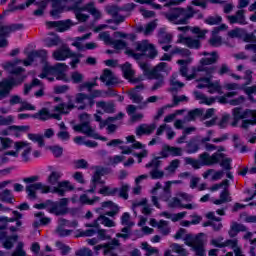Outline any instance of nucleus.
<instances>
[{
    "mask_svg": "<svg viewBox=\"0 0 256 256\" xmlns=\"http://www.w3.org/2000/svg\"><path fill=\"white\" fill-rule=\"evenodd\" d=\"M164 16L174 25H189V20L193 19V17L197 20L203 19V13L199 10H195L193 6H187L186 8L170 7Z\"/></svg>",
    "mask_w": 256,
    "mask_h": 256,
    "instance_id": "f257e3e1",
    "label": "nucleus"
},
{
    "mask_svg": "<svg viewBox=\"0 0 256 256\" xmlns=\"http://www.w3.org/2000/svg\"><path fill=\"white\" fill-rule=\"evenodd\" d=\"M19 63H21V60L16 59L14 62L8 61L3 64V69L5 71H10V74L14 75V77L5 78L0 81V83L10 91H13L14 87L23 85L25 79H27V74H23L25 73V68L17 66Z\"/></svg>",
    "mask_w": 256,
    "mask_h": 256,
    "instance_id": "f03ea898",
    "label": "nucleus"
},
{
    "mask_svg": "<svg viewBox=\"0 0 256 256\" xmlns=\"http://www.w3.org/2000/svg\"><path fill=\"white\" fill-rule=\"evenodd\" d=\"M69 200L67 198H62L60 201H53L51 199L45 202L34 204V209H46L51 215H56V217H61L69 213V208L67 207Z\"/></svg>",
    "mask_w": 256,
    "mask_h": 256,
    "instance_id": "7ed1b4c3",
    "label": "nucleus"
},
{
    "mask_svg": "<svg viewBox=\"0 0 256 256\" xmlns=\"http://www.w3.org/2000/svg\"><path fill=\"white\" fill-rule=\"evenodd\" d=\"M67 64L65 63H56L55 65L51 66L49 64H45L42 68V73L39 74L38 77L40 79H45L49 75L56 77V81H63L64 83H69L71 81L69 77H67Z\"/></svg>",
    "mask_w": 256,
    "mask_h": 256,
    "instance_id": "20e7f679",
    "label": "nucleus"
},
{
    "mask_svg": "<svg viewBox=\"0 0 256 256\" xmlns=\"http://www.w3.org/2000/svg\"><path fill=\"white\" fill-rule=\"evenodd\" d=\"M13 217L0 216V224L6 225V229H9L10 233H17L19 227H23V214L17 210L12 211Z\"/></svg>",
    "mask_w": 256,
    "mask_h": 256,
    "instance_id": "39448f33",
    "label": "nucleus"
},
{
    "mask_svg": "<svg viewBox=\"0 0 256 256\" xmlns=\"http://www.w3.org/2000/svg\"><path fill=\"white\" fill-rule=\"evenodd\" d=\"M185 241L188 247H192V250L196 256H207V252L205 251V243L201 237L196 236L193 238L191 234H188L185 237Z\"/></svg>",
    "mask_w": 256,
    "mask_h": 256,
    "instance_id": "423d86ee",
    "label": "nucleus"
},
{
    "mask_svg": "<svg viewBox=\"0 0 256 256\" xmlns=\"http://www.w3.org/2000/svg\"><path fill=\"white\" fill-rule=\"evenodd\" d=\"M25 26L23 24L14 23L10 25H4L0 27V49L7 47L9 42L7 41V37H9L10 33H15V31H21Z\"/></svg>",
    "mask_w": 256,
    "mask_h": 256,
    "instance_id": "0eeeda50",
    "label": "nucleus"
},
{
    "mask_svg": "<svg viewBox=\"0 0 256 256\" xmlns=\"http://www.w3.org/2000/svg\"><path fill=\"white\" fill-rule=\"evenodd\" d=\"M37 191H41L43 195H47L48 193H53V188L41 182L29 184L26 186V193L28 195V199H32L33 201H35V199H37Z\"/></svg>",
    "mask_w": 256,
    "mask_h": 256,
    "instance_id": "6e6552de",
    "label": "nucleus"
},
{
    "mask_svg": "<svg viewBox=\"0 0 256 256\" xmlns=\"http://www.w3.org/2000/svg\"><path fill=\"white\" fill-rule=\"evenodd\" d=\"M108 174L109 168H105L103 166H96V170L92 176L90 189L88 190V193H95L97 185H105V181H103L101 177Z\"/></svg>",
    "mask_w": 256,
    "mask_h": 256,
    "instance_id": "1a4fd4ad",
    "label": "nucleus"
},
{
    "mask_svg": "<svg viewBox=\"0 0 256 256\" xmlns=\"http://www.w3.org/2000/svg\"><path fill=\"white\" fill-rule=\"evenodd\" d=\"M225 157L224 153L215 152L212 155H209L207 152H203L199 155L200 163L202 167H211L212 165H217Z\"/></svg>",
    "mask_w": 256,
    "mask_h": 256,
    "instance_id": "9d476101",
    "label": "nucleus"
},
{
    "mask_svg": "<svg viewBox=\"0 0 256 256\" xmlns=\"http://www.w3.org/2000/svg\"><path fill=\"white\" fill-rule=\"evenodd\" d=\"M52 9L50 11L51 17L54 19H59L62 13H65L69 10V6H67V0H51Z\"/></svg>",
    "mask_w": 256,
    "mask_h": 256,
    "instance_id": "9b49d317",
    "label": "nucleus"
},
{
    "mask_svg": "<svg viewBox=\"0 0 256 256\" xmlns=\"http://www.w3.org/2000/svg\"><path fill=\"white\" fill-rule=\"evenodd\" d=\"M99 39L100 41H104L106 45H113L114 49H116L117 51L121 49H126L127 47V42H125V40H115L111 38V34H109V32L107 31L100 33Z\"/></svg>",
    "mask_w": 256,
    "mask_h": 256,
    "instance_id": "f8f14e48",
    "label": "nucleus"
},
{
    "mask_svg": "<svg viewBox=\"0 0 256 256\" xmlns=\"http://www.w3.org/2000/svg\"><path fill=\"white\" fill-rule=\"evenodd\" d=\"M139 67L143 74L151 75V73H155L156 75H161V73L165 72V69H167V62H160L154 68H151L147 62H140Z\"/></svg>",
    "mask_w": 256,
    "mask_h": 256,
    "instance_id": "ddd939ff",
    "label": "nucleus"
},
{
    "mask_svg": "<svg viewBox=\"0 0 256 256\" xmlns=\"http://www.w3.org/2000/svg\"><path fill=\"white\" fill-rule=\"evenodd\" d=\"M46 26L48 29H57L58 33H65L73 27V21L71 19L60 21H47Z\"/></svg>",
    "mask_w": 256,
    "mask_h": 256,
    "instance_id": "4468645a",
    "label": "nucleus"
},
{
    "mask_svg": "<svg viewBox=\"0 0 256 256\" xmlns=\"http://www.w3.org/2000/svg\"><path fill=\"white\" fill-rule=\"evenodd\" d=\"M251 113H253V110L246 109L243 111V108L241 107H235L232 110V127H237V123L241 121V119H248V117H251Z\"/></svg>",
    "mask_w": 256,
    "mask_h": 256,
    "instance_id": "2eb2a0df",
    "label": "nucleus"
},
{
    "mask_svg": "<svg viewBox=\"0 0 256 256\" xmlns=\"http://www.w3.org/2000/svg\"><path fill=\"white\" fill-rule=\"evenodd\" d=\"M73 129L77 133H83L88 137H94V139H98V141H99V137H101V135L95 133V131L91 127L90 122H83V123L77 124L73 127Z\"/></svg>",
    "mask_w": 256,
    "mask_h": 256,
    "instance_id": "dca6fc26",
    "label": "nucleus"
},
{
    "mask_svg": "<svg viewBox=\"0 0 256 256\" xmlns=\"http://www.w3.org/2000/svg\"><path fill=\"white\" fill-rule=\"evenodd\" d=\"M146 79L149 81L155 80L154 84L151 87V91H157L165 85V76L163 74H156L152 72L151 74H143Z\"/></svg>",
    "mask_w": 256,
    "mask_h": 256,
    "instance_id": "f3484780",
    "label": "nucleus"
},
{
    "mask_svg": "<svg viewBox=\"0 0 256 256\" xmlns=\"http://www.w3.org/2000/svg\"><path fill=\"white\" fill-rule=\"evenodd\" d=\"M177 43H181L182 45H186L189 49H201V41L199 39H194L191 36H184L180 34L178 36Z\"/></svg>",
    "mask_w": 256,
    "mask_h": 256,
    "instance_id": "a211bd4d",
    "label": "nucleus"
},
{
    "mask_svg": "<svg viewBox=\"0 0 256 256\" xmlns=\"http://www.w3.org/2000/svg\"><path fill=\"white\" fill-rule=\"evenodd\" d=\"M224 190L220 193V199L224 201V203H228L229 200V180L225 179L221 183L214 184L211 188L210 191H219V189L223 188Z\"/></svg>",
    "mask_w": 256,
    "mask_h": 256,
    "instance_id": "6ab92c4d",
    "label": "nucleus"
},
{
    "mask_svg": "<svg viewBox=\"0 0 256 256\" xmlns=\"http://www.w3.org/2000/svg\"><path fill=\"white\" fill-rule=\"evenodd\" d=\"M66 191H75V186L71 185V182L68 180H64L58 182L56 187H53V193H56L60 197H65Z\"/></svg>",
    "mask_w": 256,
    "mask_h": 256,
    "instance_id": "aec40b11",
    "label": "nucleus"
},
{
    "mask_svg": "<svg viewBox=\"0 0 256 256\" xmlns=\"http://www.w3.org/2000/svg\"><path fill=\"white\" fill-rule=\"evenodd\" d=\"M196 81L208 83V93H210V95L215 93H219V95L223 94V88L219 85V82H212L211 78H198Z\"/></svg>",
    "mask_w": 256,
    "mask_h": 256,
    "instance_id": "412c9836",
    "label": "nucleus"
},
{
    "mask_svg": "<svg viewBox=\"0 0 256 256\" xmlns=\"http://www.w3.org/2000/svg\"><path fill=\"white\" fill-rule=\"evenodd\" d=\"M100 81L102 83H106L107 87H111L119 83L117 77L113 76V72L109 69H104L102 75L100 76Z\"/></svg>",
    "mask_w": 256,
    "mask_h": 256,
    "instance_id": "4be33fe9",
    "label": "nucleus"
},
{
    "mask_svg": "<svg viewBox=\"0 0 256 256\" xmlns=\"http://www.w3.org/2000/svg\"><path fill=\"white\" fill-rule=\"evenodd\" d=\"M228 21L230 25H247V20L245 19V10H238L236 15L228 16Z\"/></svg>",
    "mask_w": 256,
    "mask_h": 256,
    "instance_id": "5701e85b",
    "label": "nucleus"
},
{
    "mask_svg": "<svg viewBox=\"0 0 256 256\" xmlns=\"http://www.w3.org/2000/svg\"><path fill=\"white\" fill-rule=\"evenodd\" d=\"M203 55L205 57L201 58L200 66L215 65V63L219 61V54L216 51H213L211 53L203 52ZM207 55H210V57H207Z\"/></svg>",
    "mask_w": 256,
    "mask_h": 256,
    "instance_id": "b1692460",
    "label": "nucleus"
},
{
    "mask_svg": "<svg viewBox=\"0 0 256 256\" xmlns=\"http://www.w3.org/2000/svg\"><path fill=\"white\" fill-rule=\"evenodd\" d=\"M97 109H102L103 113H107L108 115H111L115 113V102L114 101H98L96 102Z\"/></svg>",
    "mask_w": 256,
    "mask_h": 256,
    "instance_id": "393cba45",
    "label": "nucleus"
},
{
    "mask_svg": "<svg viewBox=\"0 0 256 256\" xmlns=\"http://www.w3.org/2000/svg\"><path fill=\"white\" fill-rule=\"evenodd\" d=\"M71 53H73V51L68 47L60 48L53 53V57L56 61H65L66 59H71Z\"/></svg>",
    "mask_w": 256,
    "mask_h": 256,
    "instance_id": "a878e982",
    "label": "nucleus"
},
{
    "mask_svg": "<svg viewBox=\"0 0 256 256\" xmlns=\"http://www.w3.org/2000/svg\"><path fill=\"white\" fill-rule=\"evenodd\" d=\"M73 109H77V106H75L71 100H69L67 104L60 103L55 107V111L61 115H69Z\"/></svg>",
    "mask_w": 256,
    "mask_h": 256,
    "instance_id": "bb28decb",
    "label": "nucleus"
},
{
    "mask_svg": "<svg viewBox=\"0 0 256 256\" xmlns=\"http://www.w3.org/2000/svg\"><path fill=\"white\" fill-rule=\"evenodd\" d=\"M155 129H157V125L155 124H141L136 128V135L137 137H142V135H151Z\"/></svg>",
    "mask_w": 256,
    "mask_h": 256,
    "instance_id": "cd10ccee",
    "label": "nucleus"
},
{
    "mask_svg": "<svg viewBox=\"0 0 256 256\" xmlns=\"http://www.w3.org/2000/svg\"><path fill=\"white\" fill-rule=\"evenodd\" d=\"M194 97L196 101H200L202 105H208L211 106L215 101H217V98L211 96L207 97L205 94L199 92V91H194Z\"/></svg>",
    "mask_w": 256,
    "mask_h": 256,
    "instance_id": "c85d7f7f",
    "label": "nucleus"
},
{
    "mask_svg": "<svg viewBox=\"0 0 256 256\" xmlns=\"http://www.w3.org/2000/svg\"><path fill=\"white\" fill-rule=\"evenodd\" d=\"M199 151V136L191 138L186 144V153L193 155Z\"/></svg>",
    "mask_w": 256,
    "mask_h": 256,
    "instance_id": "c756f323",
    "label": "nucleus"
},
{
    "mask_svg": "<svg viewBox=\"0 0 256 256\" xmlns=\"http://www.w3.org/2000/svg\"><path fill=\"white\" fill-rule=\"evenodd\" d=\"M247 231V226L239 224L238 222H232L230 230L228 232L229 237H237L238 233H245Z\"/></svg>",
    "mask_w": 256,
    "mask_h": 256,
    "instance_id": "7c9ffc66",
    "label": "nucleus"
},
{
    "mask_svg": "<svg viewBox=\"0 0 256 256\" xmlns=\"http://www.w3.org/2000/svg\"><path fill=\"white\" fill-rule=\"evenodd\" d=\"M173 41V35L165 32V28H161L158 33V43L160 45H169Z\"/></svg>",
    "mask_w": 256,
    "mask_h": 256,
    "instance_id": "2f4dec72",
    "label": "nucleus"
},
{
    "mask_svg": "<svg viewBox=\"0 0 256 256\" xmlns=\"http://www.w3.org/2000/svg\"><path fill=\"white\" fill-rule=\"evenodd\" d=\"M33 119H37L38 121H49L51 119V112L48 108H41L38 112L33 114Z\"/></svg>",
    "mask_w": 256,
    "mask_h": 256,
    "instance_id": "473e14b6",
    "label": "nucleus"
},
{
    "mask_svg": "<svg viewBox=\"0 0 256 256\" xmlns=\"http://www.w3.org/2000/svg\"><path fill=\"white\" fill-rule=\"evenodd\" d=\"M17 241H19V235L13 234V235L7 236V232H6V237L3 239L4 249L10 250L12 247H14Z\"/></svg>",
    "mask_w": 256,
    "mask_h": 256,
    "instance_id": "72a5a7b5",
    "label": "nucleus"
},
{
    "mask_svg": "<svg viewBox=\"0 0 256 256\" xmlns=\"http://www.w3.org/2000/svg\"><path fill=\"white\" fill-rule=\"evenodd\" d=\"M216 69H217V67H215V66H211V67L198 66L196 71H198V73L204 72L206 74V77H200V79H209L210 78V81H211V79H213V73H215Z\"/></svg>",
    "mask_w": 256,
    "mask_h": 256,
    "instance_id": "f704fd0d",
    "label": "nucleus"
},
{
    "mask_svg": "<svg viewBox=\"0 0 256 256\" xmlns=\"http://www.w3.org/2000/svg\"><path fill=\"white\" fill-rule=\"evenodd\" d=\"M72 46L76 47L78 51H93V49H97V44L95 42H88L85 45L81 42H73Z\"/></svg>",
    "mask_w": 256,
    "mask_h": 256,
    "instance_id": "c9c22d12",
    "label": "nucleus"
},
{
    "mask_svg": "<svg viewBox=\"0 0 256 256\" xmlns=\"http://www.w3.org/2000/svg\"><path fill=\"white\" fill-rule=\"evenodd\" d=\"M97 221H101V225H104V227H115V222L105 215H100L98 219L94 221V225H89L88 227H95L99 225Z\"/></svg>",
    "mask_w": 256,
    "mask_h": 256,
    "instance_id": "e433bc0d",
    "label": "nucleus"
},
{
    "mask_svg": "<svg viewBox=\"0 0 256 256\" xmlns=\"http://www.w3.org/2000/svg\"><path fill=\"white\" fill-rule=\"evenodd\" d=\"M87 97H88V95L85 94V93H78V94H76L74 102L82 104L80 106H76V108L79 111H83V110L87 109V104H85V100L87 99Z\"/></svg>",
    "mask_w": 256,
    "mask_h": 256,
    "instance_id": "4c0bfd02",
    "label": "nucleus"
},
{
    "mask_svg": "<svg viewBox=\"0 0 256 256\" xmlns=\"http://www.w3.org/2000/svg\"><path fill=\"white\" fill-rule=\"evenodd\" d=\"M98 193L104 195V197H115L119 193V188H109V186H103Z\"/></svg>",
    "mask_w": 256,
    "mask_h": 256,
    "instance_id": "58836bf2",
    "label": "nucleus"
},
{
    "mask_svg": "<svg viewBox=\"0 0 256 256\" xmlns=\"http://www.w3.org/2000/svg\"><path fill=\"white\" fill-rule=\"evenodd\" d=\"M123 72V77L126 78L128 81L135 75V71L131 69V63L126 62L121 67Z\"/></svg>",
    "mask_w": 256,
    "mask_h": 256,
    "instance_id": "ea45409f",
    "label": "nucleus"
},
{
    "mask_svg": "<svg viewBox=\"0 0 256 256\" xmlns=\"http://www.w3.org/2000/svg\"><path fill=\"white\" fill-rule=\"evenodd\" d=\"M17 11V0H11L7 6V9L0 14V20L5 19L9 13H15Z\"/></svg>",
    "mask_w": 256,
    "mask_h": 256,
    "instance_id": "a19ab883",
    "label": "nucleus"
},
{
    "mask_svg": "<svg viewBox=\"0 0 256 256\" xmlns=\"http://www.w3.org/2000/svg\"><path fill=\"white\" fill-rule=\"evenodd\" d=\"M28 139L33 141V143H38L39 147H45V140L43 139V135L29 133Z\"/></svg>",
    "mask_w": 256,
    "mask_h": 256,
    "instance_id": "79ce46f5",
    "label": "nucleus"
},
{
    "mask_svg": "<svg viewBox=\"0 0 256 256\" xmlns=\"http://www.w3.org/2000/svg\"><path fill=\"white\" fill-rule=\"evenodd\" d=\"M59 179H61V173L52 171L47 178V183L49 185H59Z\"/></svg>",
    "mask_w": 256,
    "mask_h": 256,
    "instance_id": "37998d69",
    "label": "nucleus"
},
{
    "mask_svg": "<svg viewBox=\"0 0 256 256\" xmlns=\"http://www.w3.org/2000/svg\"><path fill=\"white\" fill-rule=\"evenodd\" d=\"M198 117H203V110L201 108L190 110L187 114V119L189 121H195Z\"/></svg>",
    "mask_w": 256,
    "mask_h": 256,
    "instance_id": "c03bdc74",
    "label": "nucleus"
},
{
    "mask_svg": "<svg viewBox=\"0 0 256 256\" xmlns=\"http://www.w3.org/2000/svg\"><path fill=\"white\" fill-rule=\"evenodd\" d=\"M115 247H119V240L117 239H113L110 243L104 244V255H109V253H111V251H113Z\"/></svg>",
    "mask_w": 256,
    "mask_h": 256,
    "instance_id": "a18cd8bd",
    "label": "nucleus"
},
{
    "mask_svg": "<svg viewBox=\"0 0 256 256\" xmlns=\"http://www.w3.org/2000/svg\"><path fill=\"white\" fill-rule=\"evenodd\" d=\"M0 200L3 203H9L10 205H13V196L11 195V190L5 189L1 194H0Z\"/></svg>",
    "mask_w": 256,
    "mask_h": 256,
    "instance_id": "49530a36",
    "label": "nucleus"
},
{
    "mask_svg": "<svg viewBox=\"0 0 256 256\" xmlns=\"http://www.w3.org/2000/svg\"><path fill=\"white\" fill-rule=\"evenodd\" d=\"M172 55H180V57H189L191 55V51L186 48L175 46L174 49H172Z\"/></svg>",
    "mask_w": 256,
    "mask_h": 256,
    "instance_id": "de8ad7c7",
    "label": "nucleus"
},
{
    "mask_svg": "<svg viewBox=\"0 0 256 256\" xmlns=\"http://www.w3.org/2000/svg\"><path fill=\"white\" fill-rule=\"evenodd\" d=\"M71 55L72 56H70V58L72 60L70 61V66L72 67V69H77V65L81 63V58L83 57V54L72 52Z\"/></svg>",
    "mask_w": 256,
    "mask_h": 256,
    "instance_id": "09e8293b",
    "label": "nucleus"
},
{
    "mask_svg": "<svg viewBox=\"0 0 256 256\" xmlns=\"http://www.w3.org/2000/svg\"><path fill=\"white\" fill-rule=\"evenodd\" d=\"M34 217H36L37 219H40V225H42L43 227L49 225V223H51V218L50 217H45V212H37L34 214Z\"/></svg>",
    "mask_w": 256,
    "mask_h": 256,
    "instance_id": "8fccbe9b",
    "label": "nucleus"
},
{
    "mask_svg": "<svg viewBox=\"0 0 256 256\" xmlns=\"http://www.w3.org/2000/svg\"><path fill=\"white\" fill-rule=\"evenodd\" d=\"M116 237L118 239H124L127 240L129 237H131V226H126L121 229V233H117Z\"/></svg>",
    "mask_w": 256,
    "mask_h": 256,
    "instance_id": "3c124183",
    "label": "nucleus"
},
{
    "mask_svg": "<svg viewBox=\"0 0 256 256\" xmlns=\"http://www.w3.org/2000/svg\"><path fill=\"white\" fill-rule=\"evenodd\" d=\"M186 165H191L193 169H201L203 167V164H201V160L193 159L191 157L185 158Z\"/></svg>",
    "mask_w": 256,
    "mask_h": 256,
    "instance_id": "603ef678",
    "label": "nucleus"
},
{
    "mask_svg": "<svg viewBox=\"0 0 256 256\" xmlns=\"http://www.w3.org/2000/svg\"><path fill=\"white\" fill-rule=\"evenodd\" d=\"M159 159H161L159 156L154 157L145 165L146 169H159L161 167V160Z\"/></svg>",
    "mask_w": 256,
    "mask_h": 256,
    "instance_id": "864d4df0",
    "label": "nucleus"
},
{
    "mask_svg": "<svg viewBox=\"0 0 256 256\" xmlns=\"http://www.w3.org/2000/svg\"><path fill=\"white\" fill-rule=\"evenodd\" d=\"M221 21H223L221 16H208L204 20V23H206V25H219Z\"/></svg>",
    "mask_w": 256,
    "mask_h": 256,
    "instance_id": "5fc2aeb1",
    "label": "nucleus"
},
{
    "mask_svg": "<svg viewBox=\"0 0 256 256\" xmlns=\"http://www.w3.org/2000/svg\"><path fill=\"white\" fill-rule=\"evenodd\" d=\"M119 191V197L121 199H124L125 201H127V199H129V184H124L120 187V189H118Z\"/></svg>",
    "mask_w": 256,
    "mask_h": 256,
    "instance_id": "6e6d98bb",
    "label": "nucleus"
},
{
    "mask_svg": "<svg viewBox=\"0 0 256 256\" xmlns=\"http://www.w3.org/2000/svg\"><path fill=\"white\" fill-rule=\"evenodd\" d=\"M148 53H145V56L148 59H155L159 55V51H157V48H155L154 44L150 43V46H148Z\"/></svg>",
    "mask_w": 256,
    "mask_h": 256,
    "instance_id": "4d7b16f0",
    "label": "nucleus"
},
{
    "mask_svg": "<svg viewBox=\"0 0 256 256\" xmlns=\"http://www.w3.org/2000/svg\"><path fill=\"white\" fill-rule=\"evenodd\" d=\"M150 177L153 180L163 179V177H165V172L163 170H159V168H153L150 171Z\"/></svg>",
    "mask_w": 256,
    "mask_h": 256,
    "instance_id": "13d9d810",
    "label": "nucleus"
},
{
    "mask_svg": "<svg viewBox=\"0 0 256 256\" xmlns=\"http://www.w3.org/2000/svg\"><path fill=\"white\" fill-rule=\"evenodd\" d=\"M150 45H151V43L147 42V40H144L142 42H137L136 51H141V53H143V55H145V53H147V50L149 49Z\"/></svg>",
    "mask_w": 256,
    "mask_h": 256,
    "instance_id": "bf43d9fd",
    "label": "nucleus"
},
{
    "mask_svg": "<svg viewBox=\"0 0 256 256\" xmlns=\"http://www.w3.org/2000/svg\"><path fill=\"white\" fill-rule=\"evenodd\" d=\"M232 159L231 158H225L223 157L219 163L220 167H223V169L225 171H231L232 167H231V163H232Z\"/></svg>",
    "mask_w": 256,
    "mask_h": 256,
    "instance_id": "052dcab7",
    "label": "nucleus"
},
{
    "mask_svg": "<svg viewBox=\"0 0 256 256\" xmlns=\"http://www.w3.org/2000/svg\"><path fill=\"white\" fill-rule=\"evenodd\" d=\"M84 76L83 74L75 71L71 74V81L74 85H79V83H83Z\"/></svg>",
    "mask_w": 256,
    "mask_h": 256,
    "instance_id": "680f3d73",
    "label": "nucleus"
},
{
    "mask_svg": "<svg viewBox=\"0 0 256 256\" xmlns=\"http://www.w3.org/2000/svg\"><path fill=\"white\" fill-rule=\"evenodd\" d=\"M209 43L211 47H221L223 45V38L221 36H212Z\"/></svg>",
    "mask_w": 256,
    "mask_h": 256,
    "instance_id": "e2e57ef3",
    "label": "nucleus"
},
{
    "mask_svg": "<svg viewBox=\"0 0 256 256\" xmlns=\"http://www.w3.org/2000/svg\"><path fill=\"white\" fill-rule=\"evenodd\" d=\"M56 247H58V249H60L61 255H63V256L67 255L69 253V251H71V247L69 245L63 244V242H61V241L56 242Z\"/></svg>",
    "mask_w": 256,
    "mask_h": 256,
    "instance_id": "0e129e2a",
    "label": "nucleus"
},
{
    "mask_svg": "<svg viewBox=\"0 0 256 256\" xmlns=\"http://www.w3.org/2000/svg\"><path fill=\"white\" fill-rule=\"evenodd\" d=\"M167 225H169V224L165 220H160L158 222L157 227H158V229H161L163 235H169V233H171V230L167 227Z\"/></svg>",
    "mask_w": 256,
    "mask_h": 256,
    "instance_id": "69168bd1",
    "label": "nucleus"
},
{
    "mask_svg": "<svg viewBox=\"0 0 256 256\" xmlns=\"http://www.w3.org/2000/svg\"><path fill=\"white\" fill-rule=\"evenodd\" d=\"M50 151L52 152V155L56 157V159H59L63 155V147L59 145H54L50 147Z\"/></svg>",
    "mask_w": 256,
    "mask_h": 256,
    "instance_id": "338daca9",
    "label": "nucleus"
},
{
    "mask_svg": "<svg viewBox=\"0 0 256 256\" xmlns=\"http://www.w3.org/2000/svg\"><path fill=\"white\" fill-rule=\"evenodd\" d=\"M75 256H93V251L87 247L81 248L75 252Z\"/></svg>",
    "mask_w": 256,
    "mask_h": 256,
    "instance_id": "774afa93",
    "label": "nucleus"
}]
</instances>
